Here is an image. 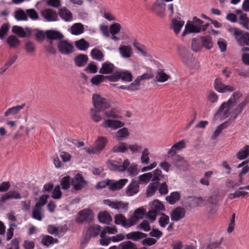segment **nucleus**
<instances>
[{
  "label": "nucleus",
  "instance_id": "nucleus-1",
  "mask_svg": "<svg viewBox=\"0 0 249 249\" xmlns=\"http://www.w3.org/2000/svg\"><path fill=\"white\" fill-rule=\"evenodd\" d=\"M203 21L200 19L196 17H194L192 22H187L185 25L182 36H184L187 34L192 33H199L201 31H205L208 27V24L203 25Z\"/></svg>",
  "mask_w": 249,
  "mask_h": 249
},
{
  "label": "nucleus",
  "instance_id": "nucleus-2",
  "mask_svg": "<svg viewBox=\"0 0 249 249\" xmlns=\"http://www.w3.org/2000/svg\"><path fill=\"white\" fill-rule=\"evenodd\" d=\"M229 32L234 37L238 44L240 46L249 45V34L234 28L231 27L228 29Z\"/></svg>",
  "mask_w": 249,
  "mask_h": 249
},
{
  "label": "nucleus",
  "instance_id": "nucleus-3",
  "mask_svg": "<svg viewBox=\"0 0 249 249\" xmlns=\"http://www.w3.org/2000/svg\"><path fill=\"white\" fill-rule=\"evenodd\" d=\"M108 142L107 139L105 137H98L94 143V146L90 147H85L84 149L89 154H97L101 153Z\"/></svg>",
  "mask_w": 249,
  "mask_h": 249
},
{
  "label": "nucleus",
  "instance_id": "nucleus-4",
  "mask_svg": "<svg viewBox=\"0 0 249 249\" xmlns=\"http://www.w3.org/2000/svg\"><path fill=\"white\" fill-rule=\"evenodd\" d=\"M92 103L95 109L98 112H101L109 108L110 102L107 99L101 97L97 94L92 95Z\"/></svg>",
  "mask_w": 249,
  "mask_h": 249
},
{
  "label": "nucleus",
  "instance_id": "nucleus-5",
  "mask_svg": "<svg viewBox=\"0 0 249 249\" xmlns=\"http://www.w3.org/2000/svg\"><path fill=\"white\" fill-rule=\"evenodd\" d=\"M183 63L191 69H197L199 67V63L193 55L186 50H182L179 52Z\"/></svg>",
  "mask_w": 249,
  "mask_h": 249
},
{
  "label": "nucleus",
  "instance_id": "nucleus-6",
  "mask_svg": "<svg viewBox=\"0 0 249 249\" xmlns=\"http://www.w3.org/2000/svg\"><path fill=\"white\" fill-rule=\"evenodd\" d=\"M107 77L109 81L113 82L117 81L120 79L128 82H131L132 80V75L131 72L127 71H115L113 74Z\"/></svg>",
  "mask_w": 249,
  "mask_h": 249
},
{
  "label": "nucleus",
  "instance_id": "nucleus-7",
  "mask_svg": "<svg viewBox=\"0 0 249 249\" xmlns=\"http://www.w3.org/2000/svg\"><path fill=\"white\" fill-rule=\"evenodd\" d=\"M105 204L109 206L112 209H116L121 212H126L128 208V203L121 201H111L109 199L104 200Z\"/></svg>",
  "mask_w": 249,
  "mask_h": 249
},
{
  "label": "nucleus",
  "instance_id": "nucleus-8",
  "mask_svg": "<svg viewBox=\"0 0 249 249\" xmlns=\"http://www.w3.org/2000/svg\"><path fill=\"white\" fill-rule=\"evenodd\" d=\"M129 165L130 162L128 159L124 160L122 165L118 164V162L115 160H110L108 162V167L110 170L118 172L125 171Z\"/></svg>",
  "mask_w": 249,
  "mask_h": 249
},
{
  "label": "nucleus",
  "instance_id": "nucleus-9",
  "mask_svg": "<svg viewBox=\"0 0 249 249\" xmlns=\"http://www.w3.org/2000/svg\"><path fill=\"white\" fill-rule=\"evenodd\" d=\"M124 124V123L119 119H105L102 126L106 128L114 130L123 127Z\"/></svg>",
  "mask_w": 249,
  "mask_h": 249
},
{
  "label": "nucleus",
  "instance_id": "nucleus-10",
  "mask_svg": "<svg viewBox=\"0 0 249 249\" xmlns=\"http://www.w3.org/2000/svg\"><path fill=\"white\" fill-rule=\"evenodd\" d=\"M59 52L64 55H69L74 51L73 45L66 40H60L57 44Z\"/></svg>",
  "mask_w": 249,
  "mask_h": 249
},
{
  "label": "nucleus",
  "instance_id": "nucleus-11",
  "mask_svg": "<svg viewBox=\"0 0 249 249\" xmlns=\"http://www.w3.org/2000/svg\"><path fill=\"white\" fill-rule=\"evenodd\" d=\"M93 218L92 211L89 209H85L80 211L76 218V221L79 223H82L84 222H89Z\"/></svg>",
  "mask_w": 249,
  "mask_h": 249
},
{
  "label": "nucleus",
  "instance_id": "nucleus-12",
  "mask_svg": "<svg viewBox=\"0 0 249 249\" xmlns=\"http://www.w3.org/2000/svg\"><path fill=\"white\" fill-rule=\"evenodd\" d=\"M12 32L22 38L29 37L32 35V30L31 28L26 27L25 29L21 26L15 25L12 27Z\"/></svg>",
  "mask_w": 249,
  "mask_h": 249
},
{
  "label": "nucleus",
  "instance_id": "nucleus-13",
  "mask_svg": "<svg viewBox=\"0 0 249 249\" xmlns=\"http://www.w3.org/2000/svg\"><path fill=\"white\" fill-rule=\"evenodd\" d=\"M87 181L83 178L82 175L78 173L71 179V184L73 189L76 191H79L87 185Z\"/></svg>",
  "mask_w": 249,
  "mask_h": 249
},
{
  "label": "nucleus",
  "instance_id": "nucleus-14",
  "mask_svg": "<svg viewBox=\"0 0 249 249\" xmlns=\"http://www.w3.org/2000/svg\"><path fill=\"white\" fill-rule=\"evenodd\" d=\"M42 17L47 21H55L58 19V15L55 11L50 8L43 9L41 11Z\"/></svg>",
  "mask_w": 249,
  "mask_h": 249
},
{
  "label": "nucleus",
  "instance_id": "nucleus-15",
  "mask_svg": "<svg viewBox=\"0 0 249 249\" xmlns=\"http://www.w3.org/2000/svg\"><path fill=\"white\" fill-rule=\"evenodd\" d=\"M214 86L216 90L220 93L231 92L234 90L232 87L225 85L220 79L218 78L214 80Z\"/></svg>",
  "mask_w": 249,
  "mask_h": 249
},
{
  "label": "nucleus",
  "instance_id": "nucleus-16",
  "mask_svg": "<svg viewBox=\"0 0 249 249\" xmlns=\"http://www.w3.org/2000/svg\"><path fill=\"white\" fill-rule=\"evenodd\" d=\"M231 105L228 104V102L223 103L219 107L215 115L222 119H224L229 116L230 107Z\"/></svg>",
  "mask_w": 249,
  "mask_h": 249
},
{
  "label": "nucleus",
  "instance_id": "nucleus-17",
  "mask_svg": "<svg viewBox=\"0 0 249 249\" xmlns=\"http://www.w3.org/2000/svg\"><path fill=\"white\" fill-rule=\"evenodd\" d=\"M145 213L146 210L143 207H140L135 210L133 215L130 218V225H132V226L135 225L139 220L143 218Z\"/></svg>",
  "mask_w": 249,
  "mask_h": 249
},
{
  "label": "nucleus",
  "instance_id": "nucleus-18",
  "mask_svg": "<svg viewBox=\"0 0 249 249\" xmlns=\"http://www.w3.org/2000/svg\"><path fill=\"white\" fill-rule=\"evenodd\" d=\"M22 196L18 191L13 190L3 194L0 198V203H3L10 199H21Z\"/></svg>",
  "mask_w": 249,
  "mask_h": 249
},
{
  "label": "nucleus",
  "instance_id": "nucleus-19",
  "mask_svg": "<svg viewBox=\"0 0 249 249\" xmlns=\"http://www.w3.org/2000/svg\"><path fill=\"white\" fill-rule=\"evenodd\" d=\"M109 189L112 191H117L122 189L128 182L126 178L120 179L118 181L110 179Z\"/></svg>",
  "mask_w": 249,
  "mask_h": 249
},
{
  "label": "nucleus",
  "instance_id": "nucleus-20",
  "mask_svg": "<svg viewBox=\"0 0 249 249\" xmlns=\"http://www.w3.org/2000/svg\"><path fill=\"white\" fill-rule=\"evenodd\" d=\"M139 191V182L136 180H132L127 186L125 190V194L128 196H133L137 194Z\"/></svg>",
  "mask_w": 249,
  "mask_h": 249
},
{
  "label": "nucleus",
  "instance_id": "nucleus-21",
  "mask_svg": "<svg viewBox=\"0 0 249 249\" xmlns=\"http://www.w3.org/2000/svg\"><path fill=\"white\" fill-rule=\"evenodd\" d=\"M130 218L126 219L124 215L122 214H116L114 217V222L117 225H121L124 228H129L132 225H130Z\"/></svg>",
  "mask_w": 249,
  "mask_h": 249
},
{
  "label": "nucleus",
  "instance_id": "nucleus-22",
  "mask_svg": "<svg viewBox=\"0 0 249 249\" xmlns=\"http://www.w3.org/2000/svg\"><path fill=\"white\" fill-rule=\"evenodd\" d=\"M249 103V98L246 97L243 101L237 105L236 108L233 111L231 117L233 119H236L237 116L242 113V111Z\"/></svg>",
  "mask_w": 249,
  "mask_h": 249
},
{
  "label": "nucleus",
  "instance_id": "nucleus-23",
  "mask_svg": "<svg viewBox=\"0 0 249 249\" xmlns=\"http://www.w3.org/2000/svg\"><path fill=\"white\" fill-rule=\"evenodd\" d=\"M115 69L113 64L107 61L102 64V67L99 70V72L102 74H111Z\"/></svg>",
  "mask_w": 249,
  "mask_h": 249
},
{
  "label": "nucleus",
  "instance_id": "nucleus-24",
  "mask_svg": "<svg viewBox=\"0 0 249 249\" xmlns=\"http://www.w3.org/2000/svg\"><path fill=\"white\" fill-rule=\"evenodd\" d=\"M185 211L181 207L175 209L171 213V218L173 221H178L185 216Z\"/></svg>",
  "mask_w": 249,
  "mask_h": 249
},
{
  "label": "nucleus",
  "instance_id": "nucleus-25",
  "mask_svg": "<svg viewBox=\"0 0 249 249\" xmlns=\"http://www.w3.org/2000/svg\"><path fill=\"white\" fill-rule=\"evenodd\" d=\"M249 196V193L246 191L242 187H240L234 193L230 194L228 198L232 200L237 198H245Z\"/></svg>",
  "mask_w": 249,
  "mask_h": 249
},
{
  "label": "nucleus",
  "instance_id": "nucleus-26",
  "mask_svg": "<svg viewBox=\"0 0 249 249\" xmlns=\"http://www.w3.org/2000/svg\"><path fill=\"white\" fill-rule=\"evenodd\" d=\"M173 164L180 170H185L188 167V163L179 155L175 157L173 161Z\"/></svg>",
  "mask_w": 249,
  "mask_h": 249
},
{
  "label": "nucleus",
  "instance_id": "nucleus-27",
  "mask_svg": "<svg viewBox=\"0 0 249 249\" xmlns=\"http://www.w3.org/2000/svg\"><path fill=\"white\" fill-rule=\"evenodd\" d=\"M58 14L59 17L65 21L70 22L72 20L73 16L72 13L65 7L59 10Z\"/></svg>",
  "mask_w": 249,
  "mask_h": 249
},
{
  "label": "nucleus",
  "instance_id": "nucleus-28",
  "mask_svg": "<svg viewBox=\"0 0 249 249\" xmlns=\"http://www.w3.org/2000/svg\"><path fill=\"white\" fill-rule=\"evenodd\" d=\"M118 51L121 57L124 58L130 57L133 53L131 47L128 45H120Z\"/></svg>",
  "mask_w": 249,
  "mask_h": 249
},
{
  "label": "nucleus",
  "instance_id": "nucleus-29",
  "mask_svg": "<svg viewBox=\"0 0 249 249\" xmlns=\"http://www.w3.org/2000/svg\"><path fill=\"white\" fill-rule=\"evenodd\" d=\"M186 147V142L184 140H181L174 144L170 150L168 151V154L171 156L175 155L176 152L179 151Z\"/></svg>",
  "mask_w": 249,
  "mask_h": 249
},
{
  "label": "nucleus",
  "instance_id": "nucleus-30",
  "mask_svg": "<svg viewBox=\"0 0 249 249\" xmlns=\"http://www.w3.org/2000/svg\"><path fill=\"white\" fill-rule=\"evenodd\" d=\"M45 34L50 40L62 39L64 37L63 35L61 32L53 30L47 31Z\"/></svg>",
  "mask_w": 249,
  "mask_h": 249
},
{
  "label": "nucleus",
  "instance_id": "nucleus-31",
  "mask_svg": "<svg viewBox=\"0 0 249 249\" xmlns=\"http://www.w3.org/2000/svg\"><path fill=\"white\" fill-rule=\"evenodd\" d=\"M84 27L81 23L73 24L68 31L73 35H79L84 32Z\"/></svg>",
  "mask_w": 249,
  "mask_h": 249
},
{
  "label": "nucleus",
  "instance_id": "nucleus-32",
  "mask_svg": "<svg viewBox=\"0 0 249 249\" xmlns=\"http://www.w3.org/2000/svg\"><path fill=\"white\" fill-rule=\"evenodd\" d=\"M88 56L86 54H80L75 57L74 61L75 65L78 67L84 66L88 61Z\"/></svg>",
  "mask_w": 249,
  "mask_h": 249
},
{
  "label": "nucleus",
  "instance_id": "nucleus-33",
  "mask_svg": "<svg viewBox=\"0 0 249 249\" xmlns=\"http://www.w3.org/2000/svg\"><path fill=\"white\" fill-rule=\"evenodd\" d=\"M126 236L128 239L138 241L139 240L146 238L147 234L141 231H133L127 234Z\"/></svg>",
  "mask_w": 249,
  "mask_h": 249
},
{
  "label": "nucleus",
  "instance_id": "nucleus-34",
  "mask_svg": "<svg viewBox=\"0 0 249 249\" xmlns=\"http://www.w3.org/2000/svg\"><path fill=\"white\" fill-rule=\"evenodd\" d=\"M128 148L129 144L126 142H121L113 147L111 152L114 153H124L127 151Z\"/></svg>",
  "mask_w": 249,
  "mask_h": 249
},
{
  "label": "nucleus",
  "instance_id": "nucleus-35",
  "mask_svg": "<svg viewBox=\"0 0 249 249\" xmlns=\"http://www.w3.org/2000/svg\"><path fill=\"white\" fill-rule=\"evenodd\" d=\"M90 55L93 59L98 61L104 60V54L98 48L93 49L90 52Z\"/></svg>",
  "mask_w": 249,
  "mask_h": 249
},
{
  "label": "nucleus",
  "instance_id": "nucleus-36",
  "mask_svg": "<svg viewBox=\"0 0 249 249\" xmlns=\"http://www.w3.org/2000/svg\"><path fill=\"white\" fill-rule=\"evenodd\" d=\"M129 135L128 130L126 127H123L119 130L115 134L116 140L118 141H121L126 138Z\"/></svg>",
  "mask_w": 249,
  "mask_h": 249
},
{
  "label": "nucleus",
  "instance_id": "nucleus-37",
  "mask_svg": "<svg viewBox=\"0 0 249 249\" xmlns=\"http://www.w3.org/2000/svg\"><path fill=\"white\" fill-rule=\"evenodd\" d=\"M6 42L9 47L12 48H16L20 44L19 40L14 35L9 36L6 39Z\"/></svg>",
  "mask_w": 249,
  "mask_h": 249
},
{
  "label": "nucleus",
  "instance_id": "nucleus-38",
  "mask_svg": "<svg viewBox=\"0 0 249 249\" xmlns=\"http://www.w3.org/2000/svg\"><path fill=\"white\" fill-rule=\"evenodd\" d=\"M98 219L101 223L108 224L112 221L110 214L107 212H101L98 214Z\"/></svg>",
  "mask_w": 249,
  "mask_h": 249
},
{
  "label": "nucleus",
  "instance_id": "nucleus-39",
  "mask_svg": "<svg viewBox=\"0 0 249 249\" xmlns=\"http://www.w3.org/2000/svg\"><path fill=\"white\" fill-rule=\"evenodd\" d=\"M104 117L106 119H121L122 117L119 112L115 109L105 111L104 112Z\"/></svg>",
  "mask_w": 249,
  "mask_h": 249
},
{
  "label": "nucleus",
  "instance_id": "nucleus-40",
  "mask_svg": "<svg viewBox=\"0 0 249 249\" xmlns=\"http://www.w3.org/2000/svg\"><path fill=\"white\" fill-rule=\"evenodd\" d=\"M44 216L43 209L35 206L32 212L33 218L38 221H41Z\"/></svg>",
  "mask_w": 249,
  "mask_h": 249
},
{
  "label": "nucleus",
  "instance_id": "nucleus-41",
  "mask_svg": "<svg viewBox=\"0 0 249 249\" xmlns=\"http://www.w3.org/2000/svg\"><path fill=\"white\" fill-rule=\"evenodd\" d=\"M25 104L18 105L8 108L4 113V116L7 117L11 115L18 114L25 106Z\"/></svg>",
  "mask_w": 249,
  "mask_h": 249
},
{
  "label": "nucleus",
  "instance_id": "nucleus-42",
  "mask_svg": "<svg viewBox=\"0 0 249 249\" xmlns=\"http://www.w3.org/2000/svg\"><path fill=\"white\" fill-rule=\"evenodd\" d=\"M229 125V123L228 121H225L223 123L218 125L213 134L211 137L212 139H215L220 135L221 131L223 129L226 128Z\"/></svg>",
  "mask_w": 249,
  "mask_h": 249
},
{
  "label": "nucleus",
  "instance_id": "nucleus-43",
  "mask_svg": "<svg viewBox=\"0 0 249 249\" xmlns=\"http://www.w3.org/2000/svg\"><path fill=\"white\" fill-rule=\"evenodd\" d=\"M151 209L158 214L160 213L161 211H165L163 205L158 200H155L153 202Z\"/></svg>",
  "mask_w": 249,
  "mask_h": 249
},
{
  "label": "nucleus",
  "instance_id": "nucleus-44",
  "mask_svg": "<svg viewBox=\"0 0 249 249\" xmlns=\"http://www.w3.org/2000/svg\"><path fill=\"white\" fill-rule=\"evenodd\" d=\"M170 77L169 75L165 73L163 70L159 69L157 71L155 78L158 82H164L167 81Z\"/></svg>",
  "mask_w": 249,
  "mask_h": 249
},
{
  "label": "nucleus",
  "instance_id": "nucleus-45",
  "mask_svg": "<svg viewBox=\"0 0 249 249\" xmlns=\"http://www.w3.org/2000/svg\"><path fill=\"white\" fill-rule=\"evenodd\" d=\"M76 47L79 50L86 51L89 46V44L83 38L80 39L75 42Z\"/></svg>",
  "mask_w": 249,
  "mask_h": 249
},
{
  "label": "nucleus",
  "instance_id": "nucleus-46",
  "mask_svg": "<svg viewBox=\"0 0 249 249\" xmlns=\"http://www.w3.org/2000/svg\"><path fill=\"white\" fill-rule=\"evenodd\" d=\"M184 24V21L176 19L172 20V29L176 34H178Z\"/></svg>",
  "mask_w": 249,
  "mask_h": 249
},
{
  "label": "nucleus",
  "instance_id": "nucleus-47",
  "mask_svg": "<svg viewBox=\"0 0 249 249\" xmlns=\"http://www.w3.org/2000/svg\"><path fill=\"white\" fill-rule=\"evenodd\" d=\"M150 152L147 148H144L142 151L141 160L142 164H148L150 162Z\"/></svg>",
  "mask_w": 249,
  "mask_h": 249
},
{
  "label": "nucleus",
  "instance_id": "nucleus-48",
  "mask_svg": "<svg viewBox=\"0 0 249 249\" xmlns=\"http://www.w3.org/2000/svg\"><path fill=\"white\" fill-rule=\"evenodd\" d=\"M14 17L18 21H25L28 20L26 12H25L21 9H18L15 11Z\"/></svg>",
  "mask_w": 249,
  "mask_h": 249
},
{
  "label": "nucleus",
  "instance_id": "nucleus-49",
  "mask_svg": "<svg viewBox=\"0 0 249 249\" xmlns=\"http://www.w3.org/2000/svg\"><path fill=\"white\" fill-rule=\"evenodd\" d=\"M249 156V146L246 145L240 150L236 154L237 158L240 160H244Z\"/></svg>",
  "mask_w": 249,
  "mask_h": 249
},
{
  "label": "nucleus",
  "instance_id": "nucleus-50",
  "mask_svg": "<svg viewBox=\"0 0 249 249\" xmlns=\"http://www.w3.org/2000/svg\"><path fill=\"white\" fill-rule=\"evenodd\" d=\"M71 179L69 176L64 177L60 181V184L64 190H67L70 188L71 184Z\"/></svg>",
  "mask_w": 249,
  "mask_h": 249
},
{
  "label": "nucleus",
  "instance_id": "nucleus-51",
  "mask_svg": "<svg viewBox=\"0 0 249 249\" xmlns=\"http://www.w3.org/2000/svg\"><path fill=\"white\" fill-rule=\"evenodd\" d=\"M101 227L98 225H92L88 229V232L90 236H96L101 232Z\"/></svg>",
  "mask_w": 249,
  "mask_h": 249
},
{
  "label": "nucleus",
  "instance_id": "nucleus-52",
  "mask_svg": "<svg viewBox=\"0 0 249 249\" xmlns=\"http://www.w3.org/2000/svg\"><path fill=\"white\" fill-rule=\"evenodd\" d=\"M201 40L202 45L207 49H210L213 47V42L212 38L209 36L201 37Z\"/></svg>",
  "mask_w": 249,
  "mask_h": 249
},
{
  "label": "nucleus",
  "instance_id": "nucleus-53",
  "mask_svg": "<svg viewBox=\"0 0 249 249\" xmlns=\"http://www.w3.org/2000/svg\"><path fill=\"white\" fill-rule=\"evenodd\" d=\"M57 239L54 240L52 236L46 235L43 237L41 243L45 246L49 247L50 245L53 244L54 242L57 243Z\"/></svg>",
  "mask_w": 249,
  "mask_h": 249
},
{
  "label": "nucleus",
  "instance_id": "nucleus-54",
  "mask_svg": "<svg viewBox=\"0 0 249 249\" xmlns=\"http://www.w3.org/2000/svg\"><path fill=\"white\" fill-rule=\"evenodd\" d=\"M242 96V94L241 92L239 91L234 92L227 102L229 104L232 106L238 101Z\"/></svg>",
  "mask_w": 249,
  "mask_h": 249
},
{
  "label": "nucleus",
  "instance_id": "nucleus-55",
  "mask_svg": "<svg viewBox=\"0 0 249 249\" xmlns=\"http://www.w3.org/2000/svg\"><path fill=\"white\" fill-rule=\"evenodd\" d=\"M153 174L152 173L143 174L139 177L138 182L139 183H145L148 182L152 178Z\"/></svg>",
  "mask_w": 249,
  "mask_h": 249
},
{
  "label": "nucleus",
  "instance_id": "nucleus-56",
  "mask_svg": "<svg viewBox=\"0 0 249 249\" xmlns=\"http://www.w3.org/2000/svg\"><path fill=\"white\" fill-rule=\"evenodd\" d=\"M110 75L104 76L102 74H98L93 76L91 79V82L92 84L98 85L100 83L103 82L106 78L107 79L108 76Z\"/></svg>",
  "mask_w": 249,
  "mask_h": 249
},
{
  "label": "nucleus",
  "instance_id": "nucleus-57",
  "mask_svg": "<svg viewBox=\"0 0 249 249\" xmlns=\"http://www.w3.org/2000/svg\"><path fill=\"white\" fill-rule=\"evenodd\" d=\"M180 195L177 192L172 193L169 196L166 198L167 200L171 204H174L179 199Z\"/></svg>",
  "mask_w": 249,
  "mask_h": 249
},
{
  "label": "nucleus",
  "instance_id": "nucleus-58",
  "mask_svg": "<svg viewBox=\"0 0 249 249\" xmlns=\"http://www.w3.org/2000/svg\"><path fill=\"white\" fill-rule=\"evenodd\" d=\"M159 219V223L160 227L164 228L169 223V217L165 213H161Z\"/></svg>",
  "mask_w": 249,
  "mask_h": 249
},
{
  "label": "nucleus",
  "instance_id": "nucleus-59",
  "mask_svg": "<svg viewBox=\"0 0 249 249\" xmlns=\"http://www.w3.org/2000/svg\"><path fill=\"white\" fill-rule=\"evenodd\" d=\"M132 154H136L142 152L143 150L142 146L137 143L129 144V148Z\"/></svg>",
  "mask_w": 249,
  "mask_h": 249
},
{
  "label": "nucleus",
  "instance_id": "nucleus-60",
  "mask_svg": "<svg viewBox=\"0 0 249 249\" xmlns=\"http://www.w3.org/2000/svg\"><path fill=\"white\" fill-rule=\"evenodd\" d=\"M158 185L155 182H152L148 186L146 189V195L151 196L154 194L157 190Z\"/></svg>",
  "mask_w": 249,
  "mask_h": 249
},
{
  "label": "nucleus",
  "instance_id": "nucleus-61",
  "mask_svg": "<svg viewBox=\"0 0 249 249\" xmlns=\"http://www.w3.org/2000/svg\"><path fill=\"white\" fill-rule=\"evenodd\" d=\"M136 245L130 241L121 243L118 246L119 249H135Z\"/></svg>",
  "mask_w": 249,
  "mask_h": 249
},
{
  "label": "nucleus",
  "instance_id": "nucleus-62",
  "mask_svg": "<svg viewBox=\"0 0 249 249\" xmlns=\"http://www.w3.org/2000/svg\"><path fill=\"white\" fill-rule=\"evenodd\" d=\"M111 239L110 237L107 236L104 232H101L100 233V243L102 246H107L110 243Z\"/></svg>",
  "mask_w": 249,
  "mask_h": 249
},
{
  "label": "nucleus",
  "instance_id": "nucleus-63",
  "mask_svg": "<svg viewBox=\"0 0 249 249\" xmlns=\"http://www.w3.org/2000/svg\"><path fill=\"white\" fill-rule=\"evenodd\" d=\"M62 196V192L59 185L56 186L52 190V197L53 199H58Z\"/></svg>",
  "mask_w": 249,
  "mask_h": 249
},
{
  "label": "nucleus",
  "instance_id": "nucleus-64",
  "mask_svg": "<svg viewBox=\"0 0 249 249\" xmlns=\"http://www.w3.org/2000/svg\"><path fill=\"white\" fill-rule=\"evenodd\" d=\"M121 25L117 22L113 23L109 27L110 34H118L121 30Z\"/></svg>",
  "mask_w": 249,
  "mask_h": 249
}]
</instances>
